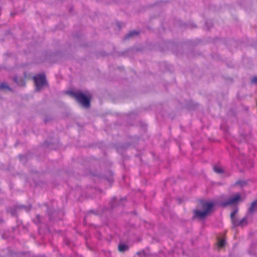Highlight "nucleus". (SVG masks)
<instances>
[{"label": "nucleus", "instance_id": "nucleus-12", "mask_svg": "<svg viewBox=\"0 0 257 257\" xmlns=\"http://www.w3.org/2000/svg\"><path fill=\"white\" fill-rule=\"evenodd\" d=\"M225 241L223 239H220L217 242V246L219 247H222L224 245Z\"/></svg>", "mask_w": 257, "mask_h": 257}, {"label": "nucleus", "instance_id": "nucleus-9", "mask_svg": "<svg viewBox=\"0 0 257 257\" xmlns=\"http://www.w3.org/2000/svg\"><path fill=\"white\" fill-rule=\"evenodd\" d=\"M127 248L128 247L126 245L123 244H119L118 246V250L119 251L121 252L125 251L127 249Z\"/></svg>", "mask_w": 257, "mask_h": 257}, {"label": "nucleus", "instance_id": "nucleus-7", "mask_svg": "<svg viewBox=\"0 0 257 257\" xmlns=\"http://www.w3.org/2000/svg\"><path fill=\"white\" fill-rule=\"evenodd\" d=\"M213 170L215 172L218 174H222L223 173V169L219 166H214L213 167Z\"/></svg>", "mask_w": 257, "mask_h": 257}, {"label": "nucleus", "instance_id": "nucleus-4", "mask_svg": "<svg viewBox=\"0 0 257 257\" xmlns=\"http://www.w3.org/2000/svg\"><path fill=\"white\" fill-rule=\"evenodd\" d=\"M240 198L241 197L239 194H234L229 198L227 200L221 202L220 205L223 207H225L228 205L234 204L238 201L240 199Z\"/></svg>", "mask_w": 257, "mask_h": 257}, {"label": "nucleus", "instance_id": "nucleus-10", "mask_svg": "<svg viewBox=\"0 0 257 257\" xmlns=\"http://www.w3.org/2000/svg\"><path fill=\"white\" fill-rule=\"evenodd\" d=\"M139 33L136 31H132L130 32L125 37V38H129L130 37H133L135 35H138Z\"/></svg>", "mask_w": 257, "mask_h": 257}, {"label": "nucleus", "instance_id": "nucleus-6", "mask_svg": "<svg viewBox=\"0 0 257 257\" xmlns=\"http://www.w3.org/2000/svg\"><path fill=\"white\" fill-rule=\"evenodd\" d=\"M14 80L20 86H24L25 85V81L23 78H18L17 77H15Z\"/></svg>", "mask_w": 257, "mask_h": 257}, {"label": "nucleus", "instance_id": "nucleus-2", "mask_svg": "<svg viewBox=\"0 0 257 257\" xmlns=\"http://www.w3.org/2000/svg\"><path fill=\"white\" fill-rule=\"evenodd\" d=\"M202 207L204 211L195 210V216L202 219L205 217L212 210L214 206V203L213 202L204 201L201 203Z\"/></svg>", "mask_w": 257, "mask_h": 257}, {"label": "nucleus", "instance_id": "nucleus-8", "mask_svg": "<svg viewBox=\"0 0 257 257\" xmlns=\"http://www.w3.org/2000/svg\"><path fill=\"white\" fill-rule=\"evenodd\" d=\"M247 223V219L246 217H243L242 219L238 221V226H243Z\"/></svg>", "mask_w": 257, "mask_h": 257}, {"label": "nucleus", "instance_id": "nucleus-1", "mask_svg": "<svg viewBox=\"0 0 257 257\" xmlns=\"http://www.w3.org/2000/svg\"><path fill=\"white\" fill-rule=\"evenodd\" d=\"M68 93L74 97L76 100L83 107H89L90 99V95L89 94L86 95L79 91L77 92L70 91Z\"/></svg>", "mask_w": 257, "mask_h": 257}, {"label": "nucleus", "instance_id": "nucleus-16", "mask_svg": "<svg viewBox=\"0 0 257 257\" xmlns=\"http://www.w3.org/2000/svg\"><path fill=\"white\" fill-rule=\"evenodd\" d=\"M236 184L242 185L243 184H244V182L243 181H237L236 183Z\"/></svg>", "mask_w": 257, "mask_h": 257}, {"label": "nucleus", "instance_id": "nucleus-13", "mask_svg": "<svg viewBox=\"0 0 257 257\" xmlns=\"http://www.w3.org/2000/svg\"><path fill=\"white\" fill-rule=\"evenodd\" d=\"M231 222L234 226H238V221L235 217L234 218L231 219Z\"/></svg>", "mask_w": 257, "mask_h": 257}, {"label": "nucleus", "instance_id": "nucleus-11", "mask_svg": "<svg viewBox=\"0 0 257 257\" xmlns=\"http://www.w3.org/2000/svg\"><path fill=\"white\" fill-rule=\"evenodd\" d=\"M7 89L8 90H11V88L8 86V85L5 83H2L0 84V89Z\"/></svg>", "mask_w": 257, "mask_h": 257}, {"label": "nucleus", "instance_id": "nucleus-3", "mask_svg": "<svg viewBox=\"0 0 257 257\" xmlns=\"http://www.w3.org/2000/svg\"><path fill=\"white\" fill-rule=\"evenodd\" d=\"M34 80L36 90L39 91L41 88L46 84V77L44 74H38L33 77Z\"/></svg>", "mask_w": 257, "mask_h": 257}, {"label": "nucleus", "instance_id": "nucleus-5", "mask_svg": "<svg viewBox=\"0 0 257 257\" xmlns=\"http://www.w3.org/2000/svg\"><path fill=\"white\" fill-rule=\"evenodd\" d=\"M257 211V200L253 201L250 205L248 209V212L249 214H253Z\"/></svg>", "mask_w": 257, "mask_h": 257}, {"label": "nucleus", "instance_id": "nucleus-15", "mask_svg": "<svg viewBox=\"0 0 257 257\" xmlns=\"http://www.w3.org/2000/svg\"><path fill=\"white\" fill-rule=\"evenodd\" d=\"M252 83H257V76H255L251 79Z\"/></svg>", "mask_w": 257, "mask_h": 257}, {"label": "nucleus", "instance_id": "nucleus-14", "mask_svg": "<svg viewBox=\"0 0 257 257\" xmlns=\"http://www.w3.org/2000/svg\"><path fill=\"white\" fill-rule=\"evenodd\" d=\"M237 209L234 210V211H233L231 213V214H230L231 219L234 218L235 217V215L237 213Z\"/></svg>", "mask_w": 257, "mask_h": 257}]
</instances>
